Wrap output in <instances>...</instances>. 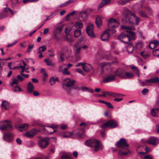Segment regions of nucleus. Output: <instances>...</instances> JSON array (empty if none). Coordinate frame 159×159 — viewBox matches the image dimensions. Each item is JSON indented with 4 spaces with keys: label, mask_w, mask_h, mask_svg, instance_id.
Returning a JSON list of instances; mask_svg holds the SVG:
<instances>
[{
    "label": "nucleus",
    "mask_w": 159,
    "mask_h": 159,
    "mask_svg": "<svg viewBox=\"0 0 159 159\" xmlns=\"http://www.w3.org/2000/svg\"><path fill=\"white\" fill-rule=\"evenodd\" d=\"M122 14L125 17V20H122L124 23H128L129 24H133V21L131 20V16H133L135 19L136 25H137L140 21V19L136 16L135 14H132L127 8H124L123 10Z\"/></svg>",
    "instance_id": "obj_1"
},
{
    "label": "nucleus",
    "mask_w": 159,
    "mask_h": 159,
    "mask_svg": "<svg viewBox=\"0 0 159 159\" xmlns=\"http://www.w3.org/2000/svg\"><path fill=\"white\" fill-rule=\"evenodd\" d=\"M116 145L118 148H124L126 150V151L125 152H119L118 153L119 155L120 156L126 155L130 153L129 151L127 148H124L125 147L127 148L129 147L128 145L126 142L125 139L121 138L119 141L116 143Z\"/></svg>",
    "instance_id": "obj_2"
},
{
    "label": "nucleus",
    "mask_w": 159,
    "mask_h": 159,
    "mask_svg": "<svg viewBox=\"0 0 159 159\" xmlns=\"http://www.w3.org/2000/svg\"><path fill=\"white\" fill-rule=\"evenodd\" d=\"M85 144L90 147H94L95 152L97 151L102 146V145L99 140L94 139L86 141L85 142Z\"/></svg>",
    "instance_id": "obj_3"
},
{
    "label": "nucleus",
    "mask_w": 159,
    "mask_h": 159,
    "mask_svg": "<svg viewBox=\"0 0 159 159\" xmlns=\"http://www.w3.org/2000/svg\"><path fill=\"white\" fill-rule=\"evenodd\" d=\"M107 24L108 29L107 30H108L109 33H115L116 31L114 28L118 26L119 23L116 20L111 18L108 21Z\"/></svg>",
    "instance_id": "obj_4"
},
{
    "label": "nucleus",
    "mask_w": 159,
    "mask_h": 159,
    "mask_svg": "<svg viewBox=\"0 0 159 159\" xmlns=\"http://www.w3.org/2000/svg\"><path fill=\"white\" fill-rule=\"evenodd\" d=\"M75 82L74 80H70L69 78L65 79L62 83L63 88L65 89L67 93L69 95L71 94V91L70 89H68L67 88L71 87L73 85Z\"/></svg>",
    "instance_id": "obj_5"
},
{
    "label": "nucleus",
    "mask_w": 159,
    "mask_h": 159,
    "mask_svg": "<svg viewBox=\"0 0 159 159\" xmlns=\"http://www.w3.org/2000/svg\"><path fill=\"white\" fill-rule=\"evenodd\" d=\"M117 125V122L114 120H108L100 127L102 128L108 127L111 128H115Z\"/></svg>",
    "instance_id": "obj_6"
},
{
    "label": "nucleus",
    "mask_w": 159,
    "mask_h": 159,
    "mask_svg": "<svg viewBox=\"0 0 159 159\" xmlns=\"http://www.w3.org/2000/svg\"><path fill=\"white\" fill-rule=\"evenodd\" d=\"M119 40L126 43H128V42L130 41V38L129 35L124 33L120 34L117 37Z\"/></svg>",
    "instance_id": "obj_7"
},
{
    "label": "nucleus",
    "mask_w": 159,
    "mask_h": 159,
    "mask_svg": "<svg viewBox=\"0 0 159 159\" xmlns=\"http://www.w3.org/2000/svg\"><path fill=\"white\" fill-rule=\"evenodd\" d=\"M49 143V139L47 138H41L38 143L40 147L43 148H46Z\"/></svg>",
    "instance_id": "obj_8"
},
{
    "label": "nucleus",
    "mask_w": 159,
    "mask_h": 159,
    "mask_svg": "<svg viewBox=\"0 0 159 159\" xmlns=\"http://www.w3.org/2000/svg\"><path fill=\"white\" fill-rule=\"evenodd\" d=\"M93 30V25L91 23L89 24L86 28V30L88 36L91 38L95 36L94 34Z\"/></svg>",
    "instance_id": "obj_9"
},
{
    "label": "nucleus",
    "mask_w": 159,
    "mask_h": 159,
    "mask_svg": "<svg viewBox=\"0 0 159 159\" xmlns=\"http://www.w3.org/2000/svg\"><path fill=\"white\" fill-rule=\"evenodd\" d=\"M61 50L64 57L67 59L69 58L71 52L70 49L67 46H65L62 48Z\"/></svg>",
    "instance_id": "obj_10"
},
{
    "label": "nucleus",
    "mask_w": 159,
    "mask_h": 159,
    "mask_svg": "<svg viewBox=\"0 0 159 159\" xmlns=\"http://www.w3.org/2000/svg\"><path fill=\"white\" fill-rule=\"evenodd\" d=\"M4 122L5 123L0 126V129L2 130H10L12 127L11 122L7 120H4Z\"/></svg>",
    "instance_id": "obj_11"
},
{
    "label": "nucleus",
    "mask_w": 159,
    "mask_h": 159,
    "mask_svg": "<svg viewBox=\"0 0 159 159\" xmlns=\"http://www.w3.org/2000/svg\"><path fill=\"white\" fill-rule=\"evenodd\" d=\"M159 142L158 139L155 137L150 138L148 141H146L144 142V143H148L149 144H152L153 146H156L157 145Z\"/></svg>",
    "instance_id": "obj_12"
},
{
    "label": "nucleus",
    "mask_w": 159,
    "mask_h": 159,
    "mask_svg": "<svg viewBox=\"0 0 159 159\" xmlns=\"http://www.w3.org/2000/svg\"><path fill=\"white\" fill-rule=\"evenodd\" d=\"M110 37V34L108 30H106L104 31L101 35L100 38L101 39L104 41H108Z\"/></svg>",
    "instance_id": "obj_13"
},
{
    "label": "nucleus",
    "mask_w": 159,
    "mask_h": 159,
    "mask_svg": "<svg viewBox=\"0 0 159 159\" xmlns=\"http://www.w3.org/2000/svg\"><path fill=\"white\" fill-rule=\"evenodd\" d=\"M13 135L11 133H5L3 136L4 139L8 143L12 142L13 140Z\"/></svg>",
    "instance_id": "obj_14"
},
{
    "label": "nucleus",
    "mask_w": 159,
    "mask_h": 159,
    "mask_svg": "<svg viewBox=\"0 0 159 159\" xmlns=\"http://www.w3.org/2000/svg\"><path fill=\"white\" fill-rule=\"evenodd\" d=\"M88 15L86 10L81 11L79 14V18L81 21H85L88 19Z\"/></svg>",
    "instance_id": "obj_15"
},
{
    "label": "nucleus",
    "mask_w": 159,
    "mask_h": 159,
    "mask_svg": "<svg viewBox=\"0 0 159 159\" xmlns=\"http://www.w3.org/2000/svg\"><path fill=\"white\" fill-rule=\"evenodd\" d=\"M116 75L110 74L107 75L103 80L104 83H107L112 82L115 80Z\"/></svg>",
    "instance_id": "obj_16"
},
{
    "label": "nucleus",
    "mask_w": 159,
    "mask_h": 159,
    "mask_svg": "<svg viewBox=\"0 0 159 159\" xmlns=\"http://www.w3.org/2000/svg\"><path fill=\"white\" fill-rule=\"evenodd\" d=\"M126 72L124 70L119 69L115 72L116 75H118L121 78H125Z\"/></svg>",
    "instance_id": "obj_17"
},
{
    "label": "nucleus",
    "mask_w": 159,
    "mask_h": 159,
    "mask_svg": "<svg viewBox=\"0 0 159 159\" xmlns=\"http://www.w3.org/2000/svg\"><path fill=\"white\" fill-rule=\"evenodd\" d=\"M36 130L34 129L30 131H29L24 134V135L26 137L31 138L33 137L36 134Z\"/></svg>",
    "instance_id": "obj_18"
},
{
    "label": "nucleus",
    "mask_w": 159,
    "mask_h": 159,
    "mask_svg": "<svg viewBox=\"0 0 159 159\" xmlns=\"http://www.w3.org/2000/svg\"><path fill=\"white\" fill-rule=\"evenodd\" d=\"M46 46L45 45L41 46L39 48L38 50L37 53L38 54H39V58H41L43 57L42 52L46 50Z\"/></svg>",
    "instance_id": "obj_19"
},
{
    "label": "nucleus",
    "mask_w": 159,
    "mask_h": 159,
    "mask_svg": "<svg viewBox=\"0 0 159 159\" xmlns=\"http://www.w3.org/2000/svg\"><path fill=\"white\" fill-rule=\"evenodd\" d=\"M62 31V28L61 27H57L54 30V37L56 38V40L58 41V39L57 37V35L61 33Z\"/></svg>",
    "instance_id": "obj_20"
},
{
    "label": "nucleus",
    "mask_w": 159,
    "mask_h": 159,
    "mask_svg": "<svg viewBox=\"0 0 159 159\" xmlns=\"http://www.w3.org/2000/svg\"><path fill=\"white\" fill-rule=\"evenodd\" d=\"M27 92L29 93H32L34 90V87L32 83L29 82L27 85Z\"/></svg>",
    "instance_id": "obj_21"
},
{
    "label": "nucleus",
    "mask_w": 159,
    "mask_h": 159,
    "mask_svg": "<svg viewBox=\"0 0 159 159\" xmlns=\"http://www.w3.org/2000/svg\"><path fill=\"white\" fill-rule=\"evenodd\" d=\"M159 45V41L157 40H153L150 42L149 45V48L151 49H153Z\"/></svg>",
    "instance_id": "obj_22"
},
{
    "label": "nucleus",
    "mask_w": 159,
    "mask_h": 159,
    "mask_svg": "<svg viewBox=\"0 0 159 159\" xmlns=\"http://www.w3.org/2000/svg\"><path fill=\"white\" fill-rule=\"evenodd\" d=\"M111 0H102L101 3L98 6V9H100L104 6L107 5L111 2Z\"/></svg>",
    "instance_id": "obj_23"
},
{
    "label": "nucleus",
    "mask_w": 159,
    "mask_h": 159,
    "mask_svg": "<svg viewBox=\"0 0 159 159\" xmlns=\"http://www.w3.org/2000/svg\"><path fill=\"white\" fill-rule=\"evenodd\" d=\"M159 110V107L158 108H153L151 110V115L154 117H158L157 113Z\"/></svg>",
    "instance_id": "obj_24"
},
{
    "label": "nucleus",
    "mask_w": 159,
    "mask_h": 159,
    "mask_svg": "<svg viewBox=\"0 0 159 159\" xmlns=\"http://www.w3.org/2000/svg\"><path fill=\"white\" fill-rule=\"evenodd\" d=\"M101 66L102 69L108 70L111 67V64L109 63H106L102 62L101 63Z\"/></svg>",
    "instance_id": "obj_25"
},
{
    "label": "nucleus",
    "mask_w": 159,
    "mask_h": 159,
    "mask_svg": "<svg viewBox=\"0 0 159 159\" xmlns=\"http://www.w3.org/2000/svg\"><path fill=\"white\" fill-rule=\"evenodd\" d=\"M127 44L128 45L127 47V51L129 53H131L133 51L134 47L132 44L129 42Z\"/></svg>",
    "instance_id": "obj_26"
},
{
    "label": "nucleus",
    "mask_w": 159,
    "mask_h": 159,
    "mask_svg": "<svg viewBox=\"0 0 159 159\" xmlns=\"http://www.w3.org/2000/svg\"><path fill=\"white\" fill-rule=\"evenodd\" d=\"M82 68L84 71L86 72L89 71L92 69V67L90 64H88L83 66Z\"/></svg>",
    "instance_id": "obj_27"
},
{
    "label": "nucleus",
    "mask_w": 159,
    "mask_h": 159,
    "mask_svg": "<svg viewBox=\"0 0 159 159\" xmlns=\"http://www.w3.org/2000/svg\"><path fill=\"white\" fill-rule=\"evenodd\" d=\"M95 23L98 27H99L100 26L102 25V22L100 16H97Z\"/></svg>",
    "instance_id": "obj_28"
},
{
    "label": "nucleus",
    "mask_w": 159,
    "mask_h": 159,
    "mask_svg": "<svg viewBox=\"0 0 159 159\" xmlns=\"http://www.w3.org/2000/svg\"><path fill=\"white\" fill-rule=\"evenodd\" d=\"M2 108L7 110L9 108V104L8 102L6 101H3L1 105Z\"/></svg>",
    "instance_id": "obj_29"
},
{
    "label": "nucleus",
    "mask_w": 159,
    "mask_h": 159,
    "mask_svg": "<svg viewBox=\"0 0 159 159\" xmlns=\"http://www.w3.org/2000/svg\"><path fill=\"white\" fill-rule=\"evenodd\" d=\"M58 77H51L50 79L49 82L51 85L52 86L54 85L56 81H58Z\"/></svg>",
    "instance_id": "obj_30"
},
{
    "label": "nucleus",
    "mask_w": 159,
    "mask_h": 159,
    "mask_svg": "<svg viewBox=\"0 0 159 159\" xmlns=\"http://www.w3.org/2000/svg\"><path fill=\"white\" fill-rule=\"evenodd\" d=\"M121 28L122 29H125L126 30V32H129L133 30H135V28L133 27H131L129 26H126L124 25H122L121 26Z\"/></svg>",
    "instance_id": "obj_31"
},
{
    "label": "nucleus",
    "mask_w": 159,
    "mask_h": 159,
    "mask_svg": "<svg viewBox=\"0 0 159 159\" xmlns=\"http://www.w3.org/2000/svg\"><path fill=\"white\" fill-rule=\"evenodd\" d=\"M74 26L76 28L79 29L83 27V24L81 22L78 21L75 22Z\"/></svg>",
    "instance_id": "obj_32"
},
{
    "label": "nucleus",
    "mask_w": 159,
    "mask_h": 159,
    "mask_svg": "<svg viewBox=\"0 0 159 159\" xmlns=\"http://www.w3.org/2000/svg\"><path fill=\"white\" fill-rule=\"evenodd\" d=\"M146 82L151 83H154L159 82V78L157 77H155L152 79L146 80Z\"/></svg>",
    "instance_id": "obj_33"
},
{
    "label": "nucleus",
    "mask_w": 159,
    "mask_h": 159,
    "mask_svg": "<svg viewBox=\"0 0 159 159\" xmlns=\"http://www.w3.org/2000/svg\"><path fill=\"white\" fill-rule=\"evenodd\" d=\"M81 34V32L80 29H77L74 31V36L75 37H79Z\"/></svg>",
    "instance_id": "obj_34"
},
{
    "label": "nucleus",
    "mask_w": 159,
    "mask_h": 159,
    "mask_svg": "<svg viewBox=\"0 0 159 159\" xmlns=\"http://www.w3.org/2000/svg\"><path fill=\"white\" fill-rule=\"evenodd\" d=\"M48 127L51 128L53 129V131L50 133V134H51L56 131V129L58 127V125H57L52 124L48 126Z\"/></svg>",
    "instance_id": "obj_35"
},
{
    "label": "nucleus",
    "mask_w": 159,
    "mask_h": 159,
    "mask_svg": "<svg viewBox=\"0 0 159 159\" xmlns=\"http://www.w3.org/2000/svg\"><path fill=\"white\" fill-rule=\"evenodd\" d=\"M74 47L75 48V55H77L80 53L81 47H77L76 45H74Z\"/></svg>",
    "instance_id": "obj_36"
},
{
    "label": "nucleus",
    "mask_w": 159,
    "mask_h": 159,
    "mask_svg": "<svg viewBox=\"0 0 159 159\" xmlns=\"http://www.w3.org/2000/svg\"><path fill=\"white\" fill-rule=\"evenodd\" d=\"M130 0H118L117 2L119 5H123L129 2Z\"/></svg>",
    "instance_id": "obj_37"
},
{
    "label": "nucleus",
    "mask_w": 159,
    "mask_h": 159,
    "mask_svg": "<svg viewBox=\"0 0 159 159\" xmlns=\"http://www.w3.org/2000/svg\"><path fill=\"white\" fill-rule=\"evenodd\" d=\"M28 125L27 124H24L19 127V128L22 129L23 130H27L28 129Z\"/></svg>",
    "instance_id": "obj_38"
},
{
    "label": "nucleus",
    "mask_w": 159,
    "mask_h": 159,
    "mask_svg": "<svg viewBox=\"0 0 159 159\" xmlns=\"http://www.w3.org/2000/svg\"><path fill=\"white\" fill-rule=\"evenodd\" d=\"M125 78H130L133 77L134 76V75L131 72H126L125 73Z\"/></svg>",
    "instance_id": "obj_39"
},
{
    "label": "nucleus",
    "mask_w": 159,
    "mask_h": 159,
    "mask_svg": "<svg viewBox=\"0 0 159 159\" xmlns=\"http://www.w3.org/2000/svg\"><path fill=\"white\" fill-rule=\"evenodd\" d=\"M111 96L113 97H119L121 96H122V95L120 94H119L118 93H114V92H111Z\"/></svg>",
    "instance_id": "obj_40"
},
{
    "label": "nucleus",
    "mask_w": 159,
    "mask_h": 159,
    "mask_svg": "<svg viewBox=\"0 0 159 159\" xmlns=\"http://www.w3.org/2000/svg\"><path fill=\"white\" fill-rule=\"evenodd\" d=\"M153 54L155 56L159 57V49H157L153 51Z\"/></svg>",
    "instance_id": "obj_41"
},
{
    "label": "nucleus",
    "mask_w": 159,
    "mask_h": 159,
    "mask_svg": "<svg viewBox=\"0 0 159 159\" xmlns=\"http://www.w3.org/2000/svg\"><path fill=\"white\" fill-rule=\"evenodd\" d=\"M44 61L48 66H53V65L52 64V61L48 59H46L44 60Z\"/></svg>",
    "instance_id": "obj_42"
},
{
    "label": "nucleus",
    "mask_w": 159,
    "mask_h": 159,
    "mask_svg": "<svg viewBox=\"0 0 159 159\" xmlns=\"http://www.w3.org/2000/svg\"><path fill=\"white\" fill-rule=\"evenodd\" d=\"M67 35L68 34H66V36L65 37V40L67 41L70 43H72V42H73L74 41V39L71 38H69L67 36Z\"/></svg>",
    "instance_id": "obj_43"
},
{
    "label": "nucleus",
    "mask_w": 159,
    "mask_h": 159,
    "mask_svg": "<svg viewBox=\"0 0 159 159\" xmlns=\"http://www.w3.org/2000/svg\"><path fill=\"white\" fill-rule=\"evenodd\" d=\"M68 69L66 67L62 71V73L64 75H69L70 74V72L68 70Z\"/></svg>",
    "instance_id": "obj_44"
},
{
    "label": "nucleus",
    "mask_w": 159,
    "mask_h": 159,
    "mask_svg": "<svg viewBox=\"0 0 159 159\" xmlns=\"http://www.w3.org/2000/svg\"><path fill=\"white\" fill-rule=\"evenodd\" d=\"M129 33L130 35L131 36V38H130V40L132 39L134 40L135 39V33L132 31H130L129 32Z\"/></svg>",
    "instance_id": "obj_45"
},
{
    "label": "nucleus",
    "mask_w": 159,
    "mask_h": 159,
    "mask_svg": "<svg viewBox=\"0 0 159 159\" xmlns=\"http://www.w3.org/2000/svg\"><path fill=\"white\" fill-rule=\"evenodd\" d=\"M139 15L141 17H147V16L146 14L142 11H139Z\"/></svg>",
    "instance_id": "obj_46"
},
{
    "label": "nucleus",
    "mask_w": 159,
    "mask_h": 159,
    "mask_svg": "<svg viewBox=\"0 0 159 159\" xmlns=\"http://www.w3.org/2000/svg\"><path fill=\"white\" fill-rule=\"evenodd\" d=\"M131 68L133 70L138 74V76L139 77V70L138 68L134 66H132L131 67Z\"/></svg>",
    "instance_id": "obj_47"
},
{
    "label": "nucleus",
    "mask_w": 159,
    "mask_h": 159,
    "mask_svg": "<svg viewBox=\"0 0 159 159\" xmlns=\"http://www.w3.org/2000/svg\"><path fill=\"white\" fill-rule=\"evenodd\" d=\"M141 55L144 57L145 59H146L150 55L148 54L145 53L144 52H141Z\"/></svg>",
    "instance_id": "obj_48"
},
{
    "label": "nucleus",
    "mask_w": 159,
    "mask_h": 159,
    "mask_svg": "<svg viewBox=\"0 0 159 159\" xmlns=\"http://www.w3.org/2000/svg\"><path fill=\"white\" fill-rule=\"evenodd\" d=\"M34 45L33 44L30 45H29L28 48L27 50V52L28 53L30 52L32 50V49L33 48Z\"/></svg>",
    "instance_id": "obj_49"
},
{
    "label": "nucleus",
    "mask_w": 159,
    "mask_h": 159,
    "mask_svg": "<svg viewBox=\"0 0 159 159\" xmlns=\"http://www.w3.org/2000/svg\"><path fill=\"white\" fill-rule=\"evenodd\" d=\"M72 29V28L70 27H68L66 28L65 32L66 34H69V32Z\"/></svg>",
    "instance_id": "obj_50"
},
{
    "label": "nucleus",
    "mask_w": 159,
    "mask_h": 159,
    "mask_svg": "<svg viewBox=\"0 0 159 159\" xmlns=\"http://www.w3.org/2000/svg\"><path fill=\"white\" fill-rule=\"evenodd\" d=\"M61 159H71L70 157L66 154H64L62 155Z\"/></svg>",
    "instance_id": "obj_51"
},
{
    "label": "nucleus",
    "mask_w": 159,
    "mask_h": 159,
    "mask_svg": "<svg viewBox=\"0 0 159 159\" xmlns=\"http://www.w3.org/2000/svg\"><path fill=\"white\" fill-rule=\"evenodd\" d=\"M55 15L54 14H51L50 15L47 17V18L45 19V21H47L51 19L55 16Z\"/></svg>",
    "instance_id": "obj_52"
},
{
    "label": "nucleus",
    "mask_w": 159,
    "mask_h": 159,
    "mask_svg": "<svg viewBox=\"0 0 159 159\" xmlns=\"http://www.w3.org/2000/svg\"><path fill=\"white\" fill-rule=\"evenodd\" d=\"M14 91L15 92H17V91H21L22 90L20 88L16 86L14 87Z\"/></svg>",
    "instance_id": "obj_53"
},
{
    "label": "nucleus",
    "mask_w": 159,
    "mask_h": 159,
    "mask_svg": "<svg viewBox=\"0 0 159 159\" xmlns=\"http://www.w3.org/2000/svg\"><path fill=\"white\" fill-rule=\"evenodd\" d=\"M103 93V94L102 95V96L103 97H105L106 96V95H109V96H111V92H105V91H104V92H102Z\"/></svg>",
    "instance_id": "obj_54"
},
{
    "label": "nucleus",
    "mask_w": 159,
    "mask_h": 159,
    "mask_svg": "<svg viewBox=\"0 0 159 159\" xmlns=\"http://www.w3.org/2000/svg\"><path fill=\"white\" fill-rule=\"evenodd\" d=\"M18 80L16 79H14L13 81L11 83V85L13 86L14 84H18Z\"/></svg>",
    "instance_id": "obj_55"
},
{
    "label": "nucleus",
    "mask_w": 159,
    "mask_h": 159,
    "mask_svg": "<svg viewBox=\"0 0 159 159\" xmlns=\"http://www.w3.org/2000/svg\"><path fill=\"white\" fill-rule=\"evenodd\" d=\"M76 72L79 73H80L82 74L83 75H85L84 73L83 72L82 70L80 69L77 68L76 69Z\"/></svg>",
    "instance_id": "obj_56"
},
{
    "label": "nucleus",
    "mask_w": 159,
    "mask_h": 159,
    "mask_svg": "<svg viewBox=\"0 0 159 159\" xmlns=\"http://www.w3.org/2000/svg\"><path fill=\"white\" fill-rule=\"evenodd\" d=\"M155 105L156 107H159V94L157 98Z\"/></svg>",
    "instance_id": "obj_57"
},
{
    "label": "nucleus",
    "mask_w": 159,
    "mask_h": 159,
    "mask_svg": "<svg viewBox=\"0 0 159 159\" xmlns=\"http://www.w3.org/2000/svg\"><path fill=\"white\" fill-rule=\"evenodd\" d=\"M8 15L6 14L1 13L0 14V19H3L7 17Z\"/></svg>",
    "instance_id": "obj_58"
},
{
    "label": "nucleus",
    "mask_w": 159,
    "mask_h": 159,
    "mask_svg": "<svg viewBox=\"0 0 159 159\" xmlns=\"http://www.w3.org/2000/svg\"><path fill=\"white\" fill-rule=\"evenodd\" d=\"M105 104H106L107 107L109 108L112 109L113 108V107L111 104L109 102H107Z\"/></svg>",
    "instance_id": "obj_59"
},
{
    "label": "nucleus",
    "mask_w": 159,
    "mask_h": 159,
    "mask_svg": "<svg viewBox=\"0 0 159 159\" xmlns=\"http://www.w3.org/2000/svg\"><path fill=\"white\" fill-rule=\"evenodd\" d=\"M77 89V90H80V88L78 85H74L72 87L70 88V89Z\"/></svg>",
    "instance_id": "obj_60"
},
{
    "label": "nucleus",
    "mask_w": 159,
    "mask_h": 159,
    "mask_svg": "<svg viewBox=\"0 0 159 159\" xmlns=\"http://www.w3.org/2000/svg\"><path fill=\"white\" fill-rule=\"evenodd\" d=\"M77 135L79 138H83V137L84 136V132H83L81 134H80V133L78 132L77 133Z\"/></svg>",
    "instance_id": "obj_61"
},
{
    "label": "nucleus",
    "mask_w": 159,
    "mask_h": 159,
    "mask_svg": "<svg viewBox=\"0 0 159 159\" xmlns=\"http://www.w3.org/2000/svg\"><path fill=\"white\" fill-rule=\"evenodd\" d=\"M76 0H69L67 1V3L68 4L74 3L76 2Z\"/></svg>",
    "instance_id": "obj_62"
},
{
    "label": "nucleus",
    "mask_w": 159,
    "mask_h": 159,
    "mask_svg": "<svg viewBox=\"0 0 159 159\" xmlns=\"http://www.w3.org/2000/svg\"><path fill=\"white\" fill-rule=\"evenodd\" d=\"M49 29L48 28H46L44 30L43 34H46L49 31Z\"/></svg>",
    "instance_id": "obj_63"
},
{
    "label": "nucleus",
    "mask_w": 159,
    "mask_h": 159,
    "mask_svg": "<svg viewBox=\"0 0 159 159\" xmlns=\"http://www.w3.org/2000/svg\"><path fill=\"white\" fill-rule=\"evenodd\" d=\"M148 91V89H144L142 91V93L143 95H145Z\"/></svg>",
    "instance_id": "obj_64"
}]
</instances>
